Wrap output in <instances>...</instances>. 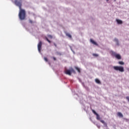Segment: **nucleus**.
<instances>
[{
    "mask_svg": "<svg viewBox=\"0 0 129 129\" xmlns=\"http://www.w3.org/2000/svg\"><path fill=\"white\" fill-rule=\"evenodd\" d=\"M19 1L20 2L18 1V0H15V4L16 6H17V7L19 8V17L20 20L23 21L26 19V11L24 9H22V0Z\"/></svg>",
    "mask_w": 129,
    "mask_h": 129,
    "instance_id": "nucleus-1",
    "label": "nucleus"
},
{
    "mask_svg": "<svg viewBox=\"0 0 129 129\" xmlns=\"http://www.w3.org/2000/svg\"><path fill=\"white\" fill-rule=\"evenodd\" d=\"M113 68L114 69V70H116V71H119L120 72H124V69L123 68V67L114 66L113 67Z\"/></svg>",
    "mask_w": 129,
    "mask_h": 129,
    "instance_id": "nucleus-2",
    "label": "nucleus"
},
{
    "mask_svg": "<svg viewBox=\"0 0 129 129\" xmlns=\"http://www.w3.org/2000/svg\"><path fill=\"white\" fill-rule=\"evenodd\" d=\"M111 54L112 55V56H114V57H115V58H116V59H117L118 60H121V56L120 55V54H117L113 51H111Z\"/></svg>",
    "mask_w": 129,
    "mask_h": 129,
    "instance_id": "nucleus-3",
    "label": "nucleus"
},
{
    "mask_svg": "<svg viewBox=\"0 0 129 129\" xmlns=\"http://www.w3.org/2000/svg\"><path fill=\"white\" fill-rule=\"evenodd\" d=\"M38 50L39 53L41 52V49H42V41H39V42L38 44Z\"/></svg>",
    "mask_w": 129,
    "mask_h": 129,
    "instance_id": "nucleus-4",
    "label": "nucleus"
},
{
    "mask_svg": "<svg viewBox=\"0 0 129 129\" xmlns=\"http://www.w3.org/2000/svg\"><path fill=\"white\" fill-rule=\"evenodd\" d=\"M65 74H67V75H70L71 76V71L69 70H66L64 71Z\"/></svg>",
    "mask_w": 129,
    "mask_h": 129,
    "instance_id": "nucleus-5",
    "label": "nucleus"
},
{
    "mask_svg": "<svg viewBox=\"0 0 129 129\" xmlns=\"http://www.w3.org/2000/svg\"><path fill=\"white\" fill-rule=\"evenodd\" d=\"M95 81L97 84H101V82L98 79H95Z\"/></svg>",
    "mask_w": 129,
    "mask_h": 129,
    "instance_id": "nucleus-6",
    "label": "nucleus"
},
{
    "mask_svg": "<svg viewBox=\"0 0 129 129\" xmlns=\"http://www.w3.org/2000/svg\"><path fill=\"white\" fill-rule=\"evenodd\" d=\"M117 114L119 117H123V115L120 112H118Z\"/></svg>",
    "mask_w": 129,
    "mask_h": 129,
    "instance_id": "nucleus-7",
    "label": "nucleus"
},
{
    "mask_svg": "<svg viewBox=\"0 0 129 129\" xmlns=\"http://www.w3.org/2000/svg\"><path fill=\"white\" fill-rule=\"evenodd\" d=\"M90 42H91V43H92L94 45H95L96 46H97V43H96L95 41H94V40H93V39H90Z\"/></svg>",
    "mask_w": 129,
    "mask_h": 129,
    "instance_id": "nucleus-8",
    "label": "nucleus"
},
{
    "mask_svg": "<svg viewBox=\"0 0 129 129\" xmlns=\"http://www.w3.org/2000/svg\"><path fill=\"white\" fill-rule=\"evenodd\" d=\"M116 22L119 25H121V24H122V21L120 20L116 19Z\"/></svg>",
    "mask_w": 129,
    "mask_h": 129,
    "instance_id": "nucleus-9",
    "label": "nucleus"
},
{
    "mask_svg": "<svg viewBox=\"0 0 129 129\" xmlns=\"http://www.w3.org/2000/svg\"><path fill=\"white\" fill-rule=\"evenodd\" d=\"M66 36H67V37H69V38H72V36H71V35H70V34H69V33H66Z\"/></svg>",
    "mask_w": 129,
    "mask_h": 129,
    "instance_id": "nucleus-10",
    "label": "nucleus"
},
{
    "mask_svg": "<svg viewBox=\"0 0 129 129\" xmlns=\"http://www.w3.org/2000/svg\"><path fill=\"white\" fill-rule=\"evenodd\" d=\"M70 71H71V73H74L75 74V73H76V72H75V70H74V69H71L70 70Z\"/></svg>",
    "mask_w": 129,
    "mask_h": 129,
    "instance_id": "nucleus-11",
    "label": "nucleus"
},
{
    "mask_svg": "<svg viewBox=\"0 0 129 129\" xmlns=\"http://www.w3.org/2000/svg\"><path fill=\"white\" fill-rule=\"evenodd\" d=\"M96 119H97V120H100V116L98 114L96 115Z\"/></svg>",
    "mask_w": 129,
    "mask_h": 129,
    "instance_id": "nucleus-12",
    "label": "nucleus"
},
{
    "mask_svg": "<svg viewBox=\"0 0 129 129\" xmlns=\"http://www.w3.org/2000/svg\"><path fill=\"white\" fill-rule=\"evenodd\" d=\"M118 64H119L120 65H124V62H123V61H118Z\"/></svg>",
    "mask_w": 129,
    "mask_h": 129,
    "instance_id": "nucleus-13",
    "label": "nucleus"
},
{
    "mask_svg": "<svg viewBox=\"0 0 129 129\" xmlns=\"http://www.w3.org/2000/svg\"><path fill=\"white\" fill-rule=\"evenodd\" d=\"M75 69H76V70H77L79 73H80V69H79L78 67H76Z\"/></svg>",
    "mask_w": 129,
    "mask_h": 129,
    "instance_id": "nucleus-14",
    "label": "nucleus"
},
{
    "mask_svg": "<svg viewBox=\"0 0 129 129\" xmlns=\"http://www.w3.org/2000/svg\"><path fill=\"white\" fill-rule=\"evenodd\" d=\"M48 38H49V39H52L53 38V36L51 35H47Z\"/></svg>",
    "mask_w": 129,
    "mask_h": 129,
    "instance_id": "nucleus-15",
    "label": "nucleus"
},
{
    "mask_svg": "<svg viewBox=\"0 0 129 129\" xmlns=\"http://www.w3.org/2000/svg\"><path fill=\"white\" fill-rule=\"evenodd\" d=\"M100 122L103 123V124H106V123H105V122H104V120H100Z\"/></svg>",
    "mask_w": 129,
    "mask_h": 129,
    "instance_id": "nucleus-16",
    "label": "nucleus"
},
{
    "mask_svg": "<svg viewBox=\"0 0 129 129\" xmlns=\"http://www.w3.org/2000/svg\"><path fill=\"white\" fill-rule=\"evenodd\" d=\"M45 39H46V41H47V42H48V43H51V41H50V40H49V39H48V37H46Z\"/></svg>",
    "mask_w": 129,
    "mask_h": 129,
    "instance_id": "nucleus-17",
    "label": "nucleus"
},
{
    "mask_svg": "<svg viewBox=\"0 0 129 129\" xmlns=\"http://www.w3.org/2000/svg\"><path fill=\"white\" fill-rule=\"evenodd\" d=\"M44 61H45V62H48V58L44 57Z\"/></svg>",
    "mask_w": 129,
    "mask_h": 129,
    "instance_id": "nucleus-18",
    "label": "nucleus"
},
{
    "mask_svg": "<svg viewBox=\"0 0 129 129\" xmlns=\"http://www.w3.org/2000/svg\"><path fill=\"white\" fill-rule=\"evenodd\" d=\"M92 112H93L95 114V115H97L98 114L97 113L95 112L94 110H92Z\"/></svg>",
    "mask_w": 129,
    "mask_h": 129,
    "instance_id": "nucleus-19",
    "label": "nucleus"
},
{
    "mask_svg": "<svg viewBox=\"0 0 129 129\" xmlns=\"http://www.w3.org/2000/svg\"><path fill=\"white\" fill-rule=\"evenodd\" d=\"M92 112H93L95 114V115H97L98 114L97 113L95 112L94 110H92Z\"/></svg>",
    "mask_w": 129,
    "mask_h": 129,
    "instance_id": "nucleus-20",
    "label": "nucleus"
},
{
    "mask_svg": "<svg viewBox=\"0 0 129 129\" xmlns=\"http://www.w3.org/2000/svg\"><path fill=\"white\" fill-rule=\"evenodd\" d=\"M92 112H93L95 114V115H97L98 114L97 113L95 112L94 110H92Z\"/></svg>",
    "mask_w": 129,
    "mask_h": 129,
    "instance_id": "nucleus-21",
    "label": "nucleus"
},
{
    "mask_svg": "<svg viewBox=\"0 0 129 129\" xmlns=\"http://www.w3.org/2000/svg\"><path fill=\"white\" fill-rule=\"evenodd\" d=\"M92 112H93L95 114V115H97L98 114L97 113L95 112L94 110H92Z\"/></svg>",
    "mask_w": 129,
    "mask_h": 129,
    "instance_id": "nucleus-22",
    "label": "nucleus"
},
{
    "mask_svg": "<svg viewBox=\"0 0 129 129\" xmlns=\"http://www.w3.org/2000/svg\"><path fill=\"white\" fill-rule=\"evenodd\" d=\"M93 56H94L95 57H98V54L96 53H93Z\"/></svg>",
    "mask_w": 129,
    "mask_h": 129,
    "instance_id": "nucleus-23",
    "label": "nucleus"
},
{
    "mask_svg": "<svg viewBox=\"0 0 129 129\" xmlns=\"http://www.w3.org/2000/svg\"><path fill=\"white\" fill-rule=\"evenodd\" d=\"M29 23H30V24H33V21H32V20L29 19Z\"/></svg>",
    "mask_w": 129,
    "mask_h": 129,
    "instance_id": "nucleus-24",
    "label": "nucleus"
},
{
    "mask_svg": "<svg viewBox=\"0 0 129 129\" xmlns=\"http://www.w3.org/2000/svg\"><path fill=\"white\" fill-rule=\"evenodd\" d=\"M126 99H127V101L129 102V96L126 97Z\"/></svg>",
    "mask_w": 129,
    "mask_h": 129,
    "instance_id": "nucleus-25",
    "label": "nucleus"
},
{
    "mask_svg": "<svg viewBox=\"0 0 129 129\" xmlns=\"http://www.w3.org/2000/svg\"><path fill=\"white\" fill-rule=\"evenodd\" d=\"M52 59H53L54 61H56V57H53Z\"/></svg>",
    "mask_w": 129,
    "mask_h": 129,
    "instance_id": "nucleus-26",
    "label": "nucleus"
},
{
    "mask_svg": "<svg viewBox=\"0 0 129 129\" xmlns=\"http://www.w3.org/2000/svg\"><path fill=\"white\" fill-rule=\"evenodd\" d=\"M115 42H118L117 39L115 38L114 39Z\"/></svg>",
    "mask_w": 129,
    "mask_h": 129,
    "instance_id": "nucleus-27",
    "label": "nucleus"
},
{
    "mask_svg": "<svg viewBox=\"0 0 129 129\" xmlns=\"http://www.w3.org/2000/svg\"><path fill=\"white\" fill-rule=\"evenodd\" d=\"M54 46L56 47L57 45H56V44H54Z\"/></svg>",
    "mask_w": 129,
    "mask_h": 129,
    "instance_id": "nucleus-28",
    "label": "nucleus"
},
{
    "mask_svg": "<svg viewBox=\"0 0 129 129\" xmlns=\"http://www.w3.org/2000/svg\"><path fill=\"white\" fill-rule=\"evenodd\" d=\"M106 1H107V2H108V1H109V0H106Z\"/></svg>",
    "mask_w": 129,
    "mask_h": 129,
    "instance_id": "nucleus-29",
    "label": "nucleus"
}]
</instances>
